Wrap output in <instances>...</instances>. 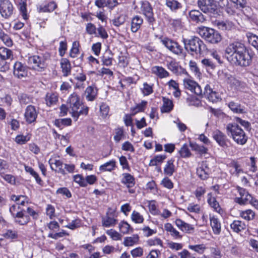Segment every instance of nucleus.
I'll return each instance as SVG.
<instances>
[{
	"instance_id": "59",
	"label": "nucleus",
	"mask_w": 258,
	"mask_h": 258,
	"mask_svg": "<svg viewBox=\"0 0 258 258\" xmlns=\"http://www.w3.org/2000/svg\"><path fill=\"white\" fill-rule=\"evenodd\" d=\"M115 133V134L114 136V140L116 142H119L124 138V131L122 127L116 128Z\"/></svg>"
},
{
	"instance_id": "21",
	"label": "nucleus",
	"mask_w": 258,
	"mask_h": 258,
	"mask_svg": "<svg viewBox=\"0 0 258 258\" xmlns=\"http://www.w3.org/2000/svg\"><path fill=\"white\" fill-rule=\"evenodd\" d=\"M189 16L191 21L197 23H202L206 20L205 17L198 10H191Z\"/></svg>"
},
{
	"instance_id": "4",
	"label": "nucleus",
	"mask_w": 258,
	"mask_h": 258,
	"mask_svg": "<svg viewBox=\"0 0 258 258\" xmlns=\"http://www.w3.org/2000/svg\"><path fill=\"white\" fill-rule=\"evenodd\" d=\"M197 32L204 39L211 44H217L222 40L221 34L216 30L211 28L200 27L198 28Z\"/></svg>"
},
{
	"instance_id": "25",
	"label": "nucleus",
	"mask_w": 258,
	"mask_h": 258,
	"mask_svg": "<svg viewBox=\"0 0 258 258\" xmlns=\"http://www.w3.org/2000/svg\"><path fill=\"white\" fill-rule=\"evenodd\" d=\"M176 225L182 231L186 233H191L194 230L192 225L185 223L180 219H177L175 221Z\"/></svg>"
},
{
	"instance_id": "15",
	"label": "nucleus",
	"mask_w": 258,
	"mask_h": 258,
	"mask_svg": "<svg viewBox=\"0 0 258 258\" xmlns=\"http://www.w3.org/2000/svg\"><path fill=\"white\" fill-rule=\"evenodd\" d=\"M114 211L106 213L105 217L102 218V226L105 227L114 226L117 223V220L114 218Z\"/></svg>"
},
{
	"instance_id": "45",
	"label": "nucleus",
	"mask_w": 258,
	"mask_h": 258,
	"mask_svg": "<svg viewBox=\"0 0 258 258\" xmlns=\"http://www.w3.org/2000/svg\"><path fill=\"white\" fill-rule=\"evenodd\" d=\"M118 227L120 231L124 234H128L130 230L131 232L133 231V229L131 228L130 225L124 221L119 223Z\"/></svg>"
},
{
	"instance_id": "27",
	"label": "nucleus",
	"mask_w": 258,
	"mask_h": 258,
	"mask_svg": "<svg viewBox=\"0 0 258 258\" xmlns=\"http://www.w3.org/2000/svg\"><path fill=\"white\" fill-rule=\"evenodd\" d=\"M214 24L222 31H229L234 27L233 23L228 21H216Z\"/></svg>"
},
{
	"instance_id": "33",
	"label": "nucleus",
	"mask_w": 258,
	"mask_h": 258,
	"mask_svg": "<svg viewBox=\"0 0 258 258\" xmlns=\"http://www.w3.org/2000/svg\"><path fill=\"white\" fill-rule=\"evenodd\" d=\"M228 107L234 113L243 114L246 113L245 107L238 103L231 101L228 103Z\"/></svg>"
},
{
	"instance_id": "32",
	"label": "nucleus",
	"mask_w": 258,
	"mask_h": 258,
	"mask_svg": "<svg viewBox=\"0 0 258 258\" xmlns=\"http://www.w3.org/2000/svg\"><path fill=\"white\" fill-rule=\"evenodd\" d=\"M57 7L56 3L54 1H51L46 5L40 6L38 8V12L39 13H50L55 10Z\"/></svg>"
},
{
	"instance_id": "10",
	"label": "nucleus",
	"mask_w": 258,
	"mask_h": 258,
	"mask_svg": "<svg viewBox=\"0 0 258 258\" xmlns=\"http://www.w3.org/2000/svg\"><path fill=\"white\" fill-rule=\"evenodd\" d=\"M236 189L240 195V197L235 198L234 202L240 205L248 204L250 200H252V196L245 188L237 186Z\"/></svg>"
},
{
	"instance_id": "19",
	"label": "nucleus",
	"mask_w": 258,
	"mask_h": 258,
	"mask_svg": "<svg viewBox=\"0 0 258 258\" xmlns=\"http://www.w3.org/2000/svg\"><path fill=\"white\" fill-rule=\"evenodd\" d=\"M24 210H20V211L16 212V215L14 218V221L20 225H26L30 220L29 215H26L24 213Z\"/></svg>"
},
{
	"instance_id": "2",
	"label": "nucleus",
	"mask_w": 258,
	"mask_h": 258,
	"mask_svg": "<svg viewBox=\"0 0 258 258\" xmlns=\"http://www.w3.org/2000/svg\"><path fill=\"white\" fill-rule=\"evenodd\" d=\"M182 42L187 52L192 56L204 55L207 51V47L203 40L197 36L190 38H182Z\"/></svg>"
},
{
	"instance_id": "26",
	"label": "nucleus",
	"mask_w": 258,
	"mask_h": 258,
	"mask_svg": "<svg viewBox=\"0 0 258 258\" xmlns=\"http://www.w3.org/2000/svg\"><path fill=\"white\" fill-rule=\"evenodd\" d=\"M97 94L98 89L92 86L87 87L85 92L86 99L89 101H94L96 98Z\"/></svg>"
},
{
	"instance_id": "16",
	"label": "nucleus",
	"mask_w": 258,
	"mask_h": 258,
	"mask_svg": "<svg viewBox=\"0 0 258 258\" xmlns=\"http://www.w3.org/2000/svg\"><path fill=\"white\" fill-rule=\"evenodd\" d=\"M204 95L212 102H217L220 99L218 93L213 91L209 85H207L205 87Z\"/></svg>"
},
{
	"instance_id": "55",
	"label": "nucleus",
	"mask_w": 258,
	"mask_h": 258,
	"mask_svg": "<svg viewBox=\"0 0 258 258\" xmlns=\"http://www.w3.org/2000/svg\"><path fill=\"white\" fill-rule=\"evenodd\" d=\"M186 102L189 106L199 107L202 103L200 99L195 96H190L186 99Z\"/></svg>"
},
{
	"instance_id": "50",
	"label": "nucleus",
	"mask_w": 258,
	"mask_h": 258,
	"mask_svg": "<svg viewBox=\"0 0 258 258\" xmlns=\"http://www.w3.org/2000/svg\"><path fill=\"white\" fill-rule=\"evenodd\" d=\"M240 215L244 219L249 221L254 218L255 213L252 210L248 209L241 211L240 213Z\"/></svg>"
},
{
	"instance_id": "31",
	"label": "nucleus",
	"mask_w": 258,
	"mask_h": 258,
	"mask_svg": "<svg viewBox=\"0 0 258 258\" xmlns=\"http://www.w3.org/2000/svg\"><path fill=\"white\" fill-rule=\"evenodd\" d=\"M210 220L214 233L219 234L221 232V223L219 220L214 216H210Z\"/></svg>"
},
{
	"instance_id": "11",
	"label": "nucleus",
	"mask_w": 258,
	"mask_h": 258,
	"mask_svg": "<svg viewBox=\"0 0 258 258\" xmlns=\"http://www.w3.org/2000/svg\"><path fill=\"white\" fill-rule=\"evenodd\" d=\"M14 7L9 0H0V13L5 18H9L13 13Z\"/></svg>"
},
{
	"instance_id": "51",
	"label": "nucleus",
	"mask_w": 258,
	"mask_h": 258,
	"mask_svg": "<svg viewBox=\"0 0 258 258\" xmlns=\"http://www.w3.org/2000/svg\"><path fill=\"white\" fill-rule=\"evenodd\" d=\"M80 43L78 41H74L73 43L72 47L70 52V56L71 57H76L80 53Z\"/></svg>"
},
{
	"instance_id": "36",
	"label": "nucleus",
	"mask_w": 258,
	"mask_h": 258,
	"mask_svg": "<svg viewBox=\"0 0 258 258\" xmlns=\"http://www.w3.org/2000/svg\"><path fill=\"white\" fill-rule=\"evenodd\" d=\"M139 241V236L138 234H134L132 236L125 237L124 238L123 244L125 246H132L135 244L138 243Z\"/></svg>"
},
{
	"instance_id": "12",
	"label": "nucleus",
	"mask_w": 258,
	"mask_h": 258,
	"mask_svg": "<svg viewBox=\"0 0 258 258\" xmlns=\"http://www.w3.org/2000/svg\"><path fill=\"white\" fill-rule=\"evenodd\" d=\"M13 74L18 79L27 77L28 68L25 64L20 61H16L14 65Z\"/></svg>"
},
{
	"instance_id": "1",
	"label": "nucleus",
	"mask_w": 258,
	"mask_h": 258,
	"mask_svg": "<svg viewBox=\"0 0 258 258\" xmlns=\"http://www.w3.org/2000/svg\"><path fill=\"white\" fill-rule=\"evenodd\" d=\"M228 59L236 66L247 67L251 62L252 56L245 45L236 41L229 44L225 49Z\"/></svg>"
},
{
	"instance_id": "8",
	"label": "nucleus",
	"mask_w": 258,
	"mask_h": 258,
	"mask_svg": "<svg viewBox=\"0 0 258 258\" xmlns=\"http://www.w3.org/2000/svg\"><path fill=\"white\" fill-rule=\"evenodd\" d=\"M212 137L220 147L225 149L227 148L231 143L226 135L219 130L213 132Z\"/></svg>"
},
{
	"instance_id": "14",
	"label": "nucleus",
	"mask_w": 258,
	"mask_h": 258,
	"mask_svg": "<svg viewBox=\"0 0 258 258\" xmlns=\"http://www.w3.org/2000/svg\"><path fill=\"white\" fill-rule=\"evenodd\" d=\"M166 66L168 69L176 75H186L188 76V73L185 69L179 66L175 60L167 61Z\"/></svg>"
},
{
	"instance_id": "38",
	"label": "nucleus",
	"mask_w": 258,
	"mask_h": 258,
	"mask_svg": "<svg viewBox=\"0 0 258 258\" xmlns=\"http://www.w3.org/2000/svg\"><path fill=\"white\" fill-rule=\"evenodd\" d=\"M231 229L233 231L238 233L246 229L245 223L239 220L234 221L230 225Z\"/></svg>"
},
{
	"instance_id": "60",
	"label": "nucleus",
	"mask_w": 258,
	"mask_h": 258,
	"mask_svg": "<svg viewBox=\"0 0 258 258\" xmlns=\"http://www.w3.org/2000/svg\"><path fill=\"white\" fill-rule=\"evenodd\" d=\"M0 39L8 46H12L13 44L12 40L10 37L6 34L0 31Z\"/></svg>"
},
{
	"instance_id": "61",
	"label": "nucleus",
	"mask_w": 258,
	"mask_h": 258,
	"mask_svg": "<svg viewBox=\"0 0 258 258\" xmlns=\"http://www.w3.org/2000/svg\"><path fill=\"white\" fill-rule=\"evenodd\" d=\"M74 180L82 187L86 186V182L83 176L81 174H77L73 176Z\"/></svg>"
},
{
	"instance_id": "29",
	"label": "nucleus",
	"mask_w": 258,
	"mask_h": 258,
	"mask_svg": "<svg viewBox=\"0 0 258 258\" xmlns=\"http://www.w3.org/2000/svg\"><path fill=\"white\" fill-rule=\"evenodd\" d=\"M122 178L121 182L125 184L128 188L132 187L135 185V179L134 177L130 173H124L122 174Z\"/></svg>"
},
{
	"instance_id": "64",
	"label": "nucleus",
	"mask_w": 258,
	"mask_h": 258,
	"mask_svg": "<svg viewBox=\"0 0 258 258\" xmlns=\"http://www.w3.org/2000/svg\"><path fill=\"white\" fill-rule=\"evenodd\" d=\"M196 82L189 79H184L183 80V85L185 88L190 90H193L194 86L196 85Z\"/></svg>"
},
{
	"instance_id": "44",
	"label": "nucleus",
	"mask_w": 258,
	"mask_h": 258,
	"mask_svg": "<svg viewBox=\"0 0 258 258\" xmlns=\"http://www.w3.org/2000/svg\"><path fill=\"white\" fill-rule=\"evenodd\" d=\"M46 104L50 106L56 103L58 101V96L55 93L47 94L45 99Z\"/></svg>"
},
{
	"instance_id": "30",
	"label": "nucleus",
	"mask_w": 258,
	"mask_h": 258,
	"mask_svg": "<svg viewBox=\"0 0 258 258\" xmlns=\"http://www.w3.org/2000/svg\"><path fill=\"white\" fill-rule=\"evenodd\" d=\"M143 23V19L139 16H135L132 18L131 22V31L134 32H137L140 28Z\"/></svg>"
},
{
	"instance_id": "22",
	"label": "nucleus",
	"mask_w": 258,
	"mask_h": 258,
	"mask_svg": "<svg viewBox=\"0 0 258 258\" xmlns=\"http://www.w3.org/2000/svg\"><path fill=\"white\" fill-rule=\"evenodd\" d=\"M152 73L157 76L160 79L165 78L169 76L170 74L164 68L156 66L151 68Z\"/></svg>"
},
{
	"instance_id": "56",
	"label": "nucleus",
	"mask_w": 258,
	"mask_h": 258,
	"mask_svg": "<svg viewBox=\"0 0 258 258\" xmlns=\"http://www.w3.org/2000/svg\"><path fill=\"white\" fill-rule=\"evenodd\" d=\"M125 21V15L120 14L119 16L115 17L112 20V24L117 27L122 25Z\"/></svg>"
},
{
	"instance_id": "58",
	"label": "nucleus",
	"mask_w": 258,
	"mask_h": 258,
	"mask_svg": "<svg viewBox=\"0 0 258 258\" xmlns=\"http://www.w3.org/2000/svg\"><path fill=\"white\" fill-rule=\"evenodd\" d=\"M218 79L221 81L228 82L229 78L231 75L223 70H219L218 73Z\"/></svg>"
},
{
	"instance_id": "23",
	"label": "nucleus",
	"mask_w": 258,
	"mask_h": 258,
	"mask_svg": "<svg viewBox=\"0 0 258 258\" xmlns=\"http://www.w3.org/2000/svg\"><path fill=\"white\" fill-rule=\"evenodd\" d=\"M175 160L171 158L168 160L164 168V174L168 176H171L176 171V167L174 164Z\"/></svg>"
},
{
	"instance_id": "24",
	"label": "nucleus",
	"mask_w": 258,
	"mask_h": 258,
	"mask_svg": "<svg viewBox=\"0 0 258 258\" xmlns=\"http://www.w3.org/2000/svg\"><path fill=\"white\" fill-rule=\"evenodd\" d=\"M60 64L63 76L64 77H67L70 75L71 73L72 67L69 60L66 58H61Z\"/></svg>"
},
{
	"instance_id": "62",
	"label": "nucleus",
	"mask_w": 258,
	"mask_h": 258,
	"mask_svg": "<svg viewBox=\"0 0 258 258\" xmlns=\"http://www.w3.org/2000/svg\"><path fill=\"white\" fill-rule=\"evenodd\" d=\"M206 191V190L205 188L203 186H199L195 191L194 194L198 201H200L202 197H203L205 194Z\"/></svg>"
},
{
	"instance_id": "35",
	"label": "nucleus",
	"mask_w": 258,
	"mask_h": 258,
	"mask_svg": "<svg viewBox=\"0 0 258 258\" xmlns=\"http://www.w3.org/2000/svg\"><path fill=\"white\" fill-rule=\"evenodd\" d=\"M14 58L13 52L11 49L1 47H0V58L2 59L11 60Z\"/></svg>"
},
{
	"instance_id": "46",
	"label": "nucleus",
	"mask_w": 258,
	"mask_h": 258,
	"mask_svg": "<svg viewBox=\"0 0 258 258\" xmlns=\"http://www.w3.org/2000/svg\"><path fill=\"white\" fill-rule=\"evenodd\" d=\"M166 158V155H156L150 160L149 166H156L158 164L162 163Z\"/></svg>"
},
{
	"instance_id": "42",
	"label": "nucleus",
	"mask_w": 258,
	"mask_h": 258,
	"mask_svg": "<svg viewBox=\"0 0 258 258\" xmlns=\"http://www.w3.org/2000/svg\"><path fill=\"white\" fill-rule=\"evenodd\" d=\"M147 102L146 101H142L140 103L137 104L135 107H133L131 109V115L134 116L137 113L139 112L144 111Z\"/></svg>"
},
{
	"instance_id": "54",
	"label": "nucleus",
	"mask_w": 258,
	"mask_h": 258,
	"mask_svg": "<svg viewBox=\"0 0 258 258\" xmlns=\"http://www.w3.org/2000/svg\"><path fill=\"white\" fill-rule=\"evenodd\" d=\"M106 233L113 240H120L121 239L122 236L116 231L111 229L107 230Z\"/></svg>"
},
{
	"instance_id": "13",
	"label": "nucleus",
	"mask_w": 258,
	"mask_h": 258,
	"mask_svg": "<svg viewBox=\"0 0 258 258\" xmlns=\"http://www.w3.org/2000/svg\"><path fill=\"white\" fill-rule=\"evenodd\" d=\"M37 115L38 112L35 106L30 105L26 107L24 113V117L26 121L28 123L31 124L35 122Z\"/></svg>"
},
{
	"instance_id": "48",
	"label": "nucleus",
	"mask_w": 258,
	"mask_h": 258,
	"mask_svg": "<svg viewBox=\"0 0 258 258\" xmlns=\"http://www.w3.org/2000/svg\"><path fill=\"white\" fill-rule=\"evenodd\" d=\"M190 146L192 150L198 152L200 154L207 153L208 149L203 145H199L196 143H190Z\"/></svg>"
},
{
	"instance_id": "18",
	"label": "nucleus",
	"mask_w": 258,
	"mask_h": 258,
	"mask_svg": "<svg viewBox=\"0 0 258 258\" xmlns=\"http://www.w3.org/2000/svg\"><path fill=\"white\" fill-rule=\"evenodd\" d=\"M210 169L206 163L203 162L201 166L197 169V174L202 180H206L209 178Z\"/></svg>"
},
{
	"instance_id": "40",
	"label": "nucleus",
	"mask_w": 258,
	"mask_h": 258,
	"mask_svg": "<svg viewBox=\"0 0 258 258\" xmlns=\"http://www.w3.org/2000/svg\"><path fill=\"white\" fill-rule=\"evenodd\" d=\"M54 123L55 126L62 130L64 126L71 125L72 119L70 118L56 119Z\"/></svg>"
},
{
	"instance_id": "57",
	"label": "nucleus",
	"mask_w": 258,
	"mask_h": 258,
	"mask_svg": "<svg viewBox=\"0 0 258 258\" xmlns=\"http://www.w3.org/2000/svg\"><path fill=\"white\" fill-rule=\"evenodd\" d=\"M97 35H95L97 37H100L103 39H107L108 35L105 28L101 25H99L96 30Z\"/></svg>"
},
{
	"instance_id": "28",
	"label": "nucleus",
	"mask_w": 258,
	"mask_h": 258,
	"mask_svg": "<svg viewBox=\"0 0 258 258\" xmlns=\"http://www.w3.org/2000/svg\"><path fill=\"white\" fill-rule=\"evenodd\" d=\"M88 111L89 107L86 105L82 104L80 107V109H77L73 112H71V114L75 121H77L80 115H87L88 113Z\"/></svg>"
},
{
	"instance_id": "20",
	"label": "nucleus",
	"mask_w": 258,
	"mask_h": 258,
	"mask_svg": "<svg viewBox=\"0 0 258 258\" xmlns=\"http://www.w3.org/2000/svg\"><path fill=\"white\" fill-rule=\"evenodd\" d=\"M118 3L117 0H95V5L99 8L107 7L110 10H112L117 6Z\"/></svg>"
},
{
	"instance_id": "6",
	"label": "nucleus",
	"mask_w": 258,
	"mask_h": 258,
	"mask_svg": "<svg viewBox=\"0 0 258 258\" xmlns=\"http://www.w3.org/2000/svg\"><path fill=\"white\" fill-rule=\"evenodd\" d=\"M49 57L48 55H33L29 57L28 62L34 70L42 71L47 66L46 61Z\"/></svg>"
},
{
	"instance_id": "5",
	"label": "nucleus",
	"mask_w": 258,
	"mask_h": 258,
	"mask_svg": "<svg viewBox=\"0 0 258 258\" xmlns=\"http://www.w3.org/2000/svg\"><path fill=\"white\" fill-rule=\"evenodd\" d=\"M198 4L201 10L210 16L219 15L220 10L214 0H198Z\"/></svg>"
},
{
	"instance_id": "63",
	"label": "nucleus",
	"mask_w": 258,
	"mask_h": 258,
	"mask_svg": "<svg viewBox=\"0 0 258 258\" xmlns=\"http://www.w3.org/2000/svg\"><path fill=\"white\" fill-rule=\"evenodd\" d=\"M248 39L249 43L258 50V36L251 34L248 36Z\"/></svg>"
},
{
	"instance_id": "39",
	"label": "nucleus",
	"mask_w": 258,
	"mask_h": 258,
	"mask_svg": "<svg viewBox=\"0 0 258 258\" xmlns=\"http://www.w3.org/2000/svg\"><path fill=\"white\" fill-rule=\"evenodd\" d=\"M48 162L50 165L52 170H53V168L52 166V164H54L55 165L56 167L58 168V170H55L56 172H57L58 173H59L63 175L66 174V171L63 168V165L64 164L61 161L59 160H55L54 162H53L52 161V160L50 159Z\"/></svg>"
},
{
	"instance_id": "34",
	"label": "nucleus",
	"mask_w": 258,
	"mask_h": 258,
	"mask_svg": "<svg viewBox=\"0 0 258 258\" xmlns=\"http://www.w3.org/2000/svg\"><path fill=\"white\" fill-rule=\"evenodd\" d=\"M163 105L161 108L162 112H169L173 108V103L171 100L165 97H162Z\"/></svg>"
},
{
	"instance_id": "43",
	"label": "nucleus",
	"mask_w": 258,
	"mask_h": 258,
	"mask_svg": "<svg viewBox=\"0 0 258 258\" xmlns=\"http://www.w3.org/2000/svg\"><path fill=\"white\" fill-rule=\"evenodd\" d=\"M166 5L172 11H176L182 7V5L175 0H166Z\"/></svg>"
},
{
	"instance_id": "41",
	"label": "nucleus",
	"mask_w": 258,
	"mask_h": 258,
	"mask_svg": "<svg viewBox=\"0 0 258 258\" xmlns=\"http://www.w3.org/2000/svg\"><path fill=\"white\" fill-rule=\"evenodd\" d=\"M115 166L116 162L112 160L101 165L99 170L101 171H111L115 168Z\"/></svg>"
},
{
	"instance_id": "49",
	"label": "nucleus",
	"mask_w": 258,
	"mask_h": 258,
	"mask_svg": "<svg viewBox=\"0 0 258 258\" xmlns=\"http://www.w3.org/2000/svg\"><path fill=\"white\" fill-rule=\"evenodd\" d=\"M188 248L200 254H203L205 250L207 249V247L204 244L189 245L188 246Z\"/></svg>"
},
{
	"instance_id": "47",
	"label": "nucleus",
	"mask_w": 258,
	"mask_h": 258,
	"mask_svg": "<svg viewBox=\"0 0 258 258\" xmlns=\"http://www.w3.org/2000/svg\"><path fill=\"white\" fill-rule=\"evenodd\" d=\"M209 198L208 199V203L209 205L212 207L216 212H219L221 210L219 203L217 201L216 199L212 197L211 194H208Z\"/></svg>"
},
{
	"instance_id": "3",
	"label": "nucleus",
	"mask_w": 258,
	"mask_h": 258,
	"mask_svg": "<svg viewBox=\"0 0 258 258\" xmlns=\"http://www.w3.org/2000/svg\"><path fill=\"white\" fill-rule=\"evenodd\" d=\"M226 130L228 135L238 145H244L246 143L248 137L236 123H228L226 125Z\"/></svg>"
},
{
	"instance_id": "52",
	"label": "nucleus",
	"mask_w": 258,
	"mask_h": 258,
	"mask_svg": "<svg viewBox=\"0 0 258 258\" xmlns=\"http://www.w3.org/2000/svg\"><path fill=\"white\" fill-rule=\"evenodd\" d=\"M180 157L181 158H189L191 156V153L186 144H184L178 151Z\"/></svg>"
},
{
	"instance_id": "9",
	"label": "nucleus",
	"mask_w": 258,
	"mask_h": 258,
	"mask_svg": "<svg viewBox=\"0 0 258 258\" xmlns=\"http://www.w3.org/2000/svg\"><path fill=\"white\" fill-rule=\"evenodd\" d=\"M141 11L142 13L145 16L146 20L151 25H153L155 19L154 17V13L153 9L148 2H143L141 7Z\"/></svg>"
},
{
	"instance_id": "37",
	"label": "nucleus",
	"mask_w": 258,
	"mask_h": 258,
	"mask_svg": "<svg viewBox=\"0 0 258 258\" xmlns=\"http://www.w3.org/2000/svg\"><path fill=\"white\" fill-rule=\"evenodd\" d=\"M165 230L170 233V234L176 239H180L182 236L179 232L176 230L170 223H166L164 225Z\"/></svg>"
},
{
	"instance_id": "7",
	"label": "nucleus",
	"mask_w": 258,
	"mask_h": 258,
	"mask_svg": "<svg viewBox=\"0 0 258 258\" xmlns=\"http://www.w3.org/2000/svg\"><path fill=\"white\" fill-rule=\"evenodd\" d=\"M161 42L168 50L176 55H181L183 52L182 47L177 42L167 37L161 38Z\"/></svg>"
},
{
	"instance_id": "17",
	"label": "nucleus",
	"mask_w": 258,
	"mask_h": 258,
	"mask_svg": "<svg viewBox=\"0 0 258 258\" xmlns=\"http://www.w3.org/2000/svg\"><path fill=\"white\" fill-rule=\"evenodd\" d=\"M68 103L70 104L71 112H73L77 109H80V107L83 104L80 101L79 96L75 93L70 95Z\"/></svg>"
},
{
	"instance_id": "53",
	"label": "nucleus",
	"mask_w": 258,
	"mask_h": 258,
	"mask_svg": "<svg viewBox=\"0 0 258 258\" xmlns=\"http://www.w3.org/2000/svg\"><path fill=\"white\" fill-rule=\"evenodd\" d=\"M132 220L135 223L141 224L144 222L143 216L138 212L133 211L131 215Z\"/></svg>"
}]
</instances>
